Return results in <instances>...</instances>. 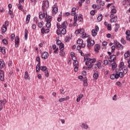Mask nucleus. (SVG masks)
<instances>
[{
  "instance_id": "f257e3e1",
  "label": "nucleus",
  "mask_w": 130,
  "mask_h": 130,
  "mask_svg": "<svg viewBox=\"0 0 130 130\" xmlns=\"http://www.w3.org/2000/svg\"><path fill=\"white\" fill-rule=\"evenodd\" d=\"M49 7V2L43 1L42 5V10L44 11V15L45 18H47V12H46V9Z\"/></svg>"
},
{
  "instance_id": "f03ea898",
  "label": "nucleus",
  "mask_w": 130,
  "mask_h": 130,
  "mask_svg": "<svg viewBox=\"0 0 130 130\" xmlns=\"http://www.w3.org/2000/svg\"><path fill=\"white\" fill-rule=\"evenodd\" d=\"M56 26L58 29L66 28L67 26H68V21H63L61 25L60 24V23L57 22L56 24Z\"/></svg>"
},
{
  "instance_id": "7ed1b4c3",
  "label": "nucleus",
  "mask_w": 130,
  "mask_h": 130,
  "mask_svg": "<svg viewBox=\"0 0 130 130\" xmlns=\"http://www.w3.org/2000/svg\"><path fill=\"white\" fill-rule=\"evenodd\" d=\"M36 59L37 61L39 62L36 66V72L37 73H38V72L40 71V57L39 56H37Z\"/></svg>"
},
{
  "instance_id": "20e7f679",
  "label": "nucleus",
  "mask_w": 130,
  "mask_h": 130,
  "mask_svg": "<svg viewBox=\"0 0 130 130\" xmlns=\"http://www.w3.org/2000/svg\"><path fill=\"white\" fill-rule=\"evenodd\" d=\"M87 47L88 48H89V49H90V48H91V47H92V46H93V45L95 44V41H94V40H91L90 39H88L87 40Z\"/></svg>"
},
{
  "instance_id": "39448f33",
  "label": "nucleus",
  "mask_w": 130,
  "mask_h": 130,
  "mask_svg": "<svg viewBox=\"0 0 130 130\" xmlns=\"http://www.w3.org/2000/svg\"><path fill=\"white\" fill-rule=\"evenodd\" d=\"M114 44L115 45H116V47H118V48H120V49H123V46L120 44L119 42L117 41V40H115L114 41Z\"/></svg>"
},
{
  "instance_id": "423d86ee",
  "label": "nucleus",
  "mask_w": 130,
  "mask_h": 130,
  "mask_svg": "<svg viewBox=\"0 0 130 130\" xmlns=\"http://www.w3.org/2000/svg\"><path fill=\"white\" fill-rule=\"evenodd\" d=\"M96 59L89 58V59H88V61H86L85 64H86V66H88L89 63H94L96 62Z\"/></svg>"
},
{
  "instance_id": "0eeeda50",
  "label": "nucleus",
  "mask_w": 130,
  "mask_h": 130,
  "mask_svg": "<svg viewBox=\"0 0 130 130\" xmlns=\"http://www.w3.org/2000/svg\"><path fill=\"white\" fill-rule=\"evenodd\" d=\"M80 127L82 129L88 130L90 128L89 125L86 123H82V124L80 125Z\"/></svg>"
},
{
  "instance_id": "6e6552de",
  "label": "nucleus",
  "mask_w": 130,
  "mask_h": 130,
  "mask_svg": "<svg viewBox=\"0 0 130 130\" xmlns=\"http://www.w3.org/2000/svg\"><path fill=\"white\" fill-rule=\"evenodd\" d=\"M98 31H99V27L98 26H96L95 29H93L91 30L93 37H95V36L97 35V32H98Z\"/></svg>"
},
{
  "instance_id": "1a4fd4ad",
  "label": "nucleus",
  "mask_w": 130,
  "mask_h": 130,
  "mask_svg": "<svg viewBox=\"0 0 130 130\" xmlns=\"http://www.w3.org/2000/svg\"><path fill=\"white\" fill-rule=\"evenodd\" d=\"M6 103H7V100L6 99H3V100H0V110H3V108H4L3 105H6Z\"/></svg>"
},
{
  "instance_id": "9d476101",
  "label": "nucleus",
  "mask_w": 130,
  "mask_h": 130,
  "mask_svg": "<svg viewBox=\"0 0 130 130\" xmlns=\"http://www.w3.org/2000/svg\"><path fill=\"white\" fill-rule=\"evenodd\" d=\"M0 80L2 82L5 81V72L0 69Z\"/></svg>"
},
{
  "instance_id": "9b49d317",
  "label": "nucleus",
  "mask_w": 130,
  "mask_h": 130,
  "mask_svg": "<svg viewBox=\"0 0 130 130\" xmlns=\"http://www.w3.org/2000/svg\"><path fill=\"white\" fill-rule=\"evenodd\" d=\"M48 56H49V54L47 52H44L41 54L42 58H44V59H47V58H48Z\"/></svg>"
},
{
  "instance_id": "f8f14e48",
  "label": "nucleus",
  "mask_w": 130,
  "mask_h": 130,
  "mask_svg": "<svg viewBox=\"0 0 130 130\" xmlns=\"http://www.w3.org/2000/svg\"><path fill=\"white\" fill-rule=\"evenodd\" d=\"M77 44L81 45V47L84 48V47H86V45L83 43V41L82 39H79L77 41Z\"/></svg>"
},
{
  "instance_id": "ddd939ff",
  "label": "nucleus",
  "mask_w": 130,
  "mask_h": 130,
  "mask_svg": "<svg viewBox=\"0 0 130 130\" xmlns=\"http://www.w3.org/2000/svg\"><path fill=\"white\" fill-rule=\"evenodd\" d=\"M53 13L54 15H56L57 13V12H58V8H57V5L56 4H55L53 7Z\"/></svg>"
},
{
  "instance_id": "4468645a",
  "label": "nucleus",
  "mask_w": 130,
  "mask_h": 130,
  "mask_svg": "<svg viewBox=\"0 0 130 130\" xmlns=\"http://www.w3.org/2000/svg\"><path fill=\"white\" fill-rule=\"evenodd\" d=\"M108 59L109 61H110L111 62H113L115 59H116V56L115 55H112L110 56L109 58H108Z\"/></svg>"
},
{
  "instance_id": "2eb2a0df",
  "label": "nucleus",
  "mask_w": 130,
  "mask_h": 130,
  "mask_svg": "<svg viewBox=\"0 0 130 130\" xmlns=\"http://www.w3.org/2000/svg\"><path fill=\"white\" fill-rule=\"evenodd\" d=\"M15 47H18V46H19V43H20V39H19V37L16 36L15 37Z\"/></svg>"
},
{
  "instance_id": "dca6fc26",
  "label": "nucleus",
  "mask_w": 130,
  "mask_h": 130,
  "mask_svg": "<svg viewBox=\"0 0 130 130\" xmlns=\"http://www.w3.org/2000/svg\"><path fill=\"white\" fill-rule=\"evenodd\" d=\"M85 32V30L83 28L77 29L75 31V34L78 35V34H83Z\"/></svg>"
},
{
  "instance_id": "f3484780",
  "label": "nucleus",
  "mask_w": 130,
  "mask_h": 130,
  "mask_svg": "<svg viewBox=\"0 0 130 130\" xmlns=\"http://www.w3.org/2000/svg\"><path fill=\"white\" fill-rule=\"evenodd\" d=\"M69 99H70V96H66L65 98H62L59 99L58 101L59 102H63L64 101H66V100H69Z\"/></svg>"
},
{
  "instance_id": "a211bd4d",
  "label": "nucleus",
  "mask_w": 130,
  "mask_h": 130,
  "mask_svg": "<svg viewBox=\"0 0 130 130\" xmlns=\"http://www.w3.org/2000/svg\"><path fill=\"white\" fill-rule=\"evenodd\" d=\"M112 66V71H114L115 69L117 68V64H116V62L115 61H113V63H111Z\"/></svg>"
},
{
  "instance_id": "6ab92c4d",
  "label": "nucleus",
  "mask_w": 130,
  "mask_h": 130,
  "mask_svg": "<svg viewBox=\"0 0 130 130\" xmlns=\"http://www.w3.org/2000/svg\"><path fill=\"white\" fill-rule=\"evenodd\" d=\"M110 78L111 80H114V79H118V76H117V73L116 74H113L110 75Z\"/></svg>"
},
{
  "instance_id": "aec40b11",
  "label": "nucleus",
  "mask_w": 130,
  "mask_h": 130,
  "mask_svg": "<svg viewBox=\"0 0 130 130\" xmlns=\"http://www.w3.org/2000/svg\"><path fill=\"white\" fill-rule=\"evenodd\" d=\"M5 61H4V60L1 59H0V68L1 69H4V68H5Z\"/></svg>"
},
{
  "instance_id": "412c9836",
  "label": "nucleus",
  "mask_w": 130,
  "mask_h": 130,
  "mask_svg": "<svg viewBox=\"0 0 130 130\" xmlns=\"http://www.w3.org/2000/svg\"><path fill=\"white\" fill-rule=\"evenodd\" d=\"M119 67V70L122 71L124 68V63H123V62H121Z\"/></svg>"
},
{
  "instance_id": "4be33fe9",
  "label": "nucleus",
  "mask_w": 130,
  "mask_h": 130,
  "mask_svg": "<svg viewBox=\"0 0 130 130\" xmlns=\"http://www.w3.org/2000/svg\"><path fill=\"white\" fill-rule=\"evenodd\" d=\"M117 21V16H115L110 19L111 23H115Z\"/></svg>"
},
{
  "instance_id": "5701e85b",
  "label": "nucleus",
  "mask_w": 130,
  "mask_h": 130,
  "mask_svg": "<svg viewBox=\"0 0 130 130\" xmlns=\"http://www.w3.org/2000/svg\"><path fill=\"white\" fill-rule=\"evenodd\" d=\"M116 73H117V76H118V78H123L124 76L123 75V72H120L119 73H118L116 71Z\"/></svg>"
},
{
  "instance_id": "b1692460",
  "label": "nucleus",
  "mask_w": 130,
  "mask_h": 130,
  "mask_svg": "<svg viewBox=\"0 0 130 130\" xmlns=\"http://www.w3.org/2000/svg\"><path fill=\"white\" fill-rule=\"evenodd\" d=\"M83 82L84 83V86L87 87V86H88V80H87V77H84V78L83 79Z\"/></svg>"
},
{
  "instance_id": "393cba45",
  "label": "nucleus",
  "mask_w": 130,
  "mask_h": 130,
  "mask_svg": "<svg viewBox=\"0 0 130 130\" xmlns=\"http://www.w3.org/2000/svg\"><path fill=\"white\" fill-rule=\"evenodd\" d=\"M84 97V94H81L78 95V97L77 98L76 101L77 102H80L81 101V99Z\"/></svg>"
},
{
  "instance_id": "a878e982",
  "label": "nucleus",
  "mask_w": 130,
  "mask_h": 130,
  "mask_svg": "<svg viewBox=\"0 0 130 130\" xmlns=\"http://www.w3.org/2000/svg\"><path fill=\"white\" fill-rule=\"evenodd\" d=\"M94 66H96L99 69H101L102 68L101 66V60L97 61L96 63Z\"/></svg>"
},
{
  "instance_id": "bb28decb",
  "label": "nucleus",
  "mask_w": 130,
  "mask_h": 130,
  "mask_svg": "<svg viewBox=\"0 0 130 130\" xmlns=\"http://www.w3.org/2000/svg\"><path fill=\"white\" fill-rule=\"evenodd\" d=\"M99 49H100V45L98 44H95L94 46L95 51H99Z\"/></svg>"
},
{
  "instance_id": "cd10ccee",
  "label": "nucleus",
  "mask_w": 130,
  "mask_h": 130,
  "mask_svg": "<svg viewBox=\"0 0 130 130\" xmlns=\"http://www.w3.org/2000/svg\"><path fill=\"white\" fill-rule=\"evenodd\" d=\"M89 56H90V55L89 54H86L84 56V61H86V60H87V61H88L89 60V59H90V58H89Z\"/></svg>"
},
{
  "instance_id": "c85d7f7f",
  "label": "nucleus",
  "mask_w": 130,
  "mask_h": 130,
  "mask_svg": "<svg viewBox=\"0 0 130 130\" xmlns=\"http://www.w3.org/2000/svg\"><path fill=\"white\" fill-rule=\"evenodd\" d=\"M24 78L25 80H30V76L28 74V72L26 71L25 72Z\"/></svg>"
},
{
  "instance_id": "c756f323",
  "label": "nucleus",
  "mask_w": 130,
  "mask_h": 130,
  "mask_svg": "<svg viewBox=\"0 0 130 130\" xmlns=\"http://www.w3.org/2000/svg\"><path fill=\"white\" fill-rule=\"evenodd\" d=\"M30 18H31V15H30V14H28L26 16V24H28L29 22H30Z\"/></svg>"
},
{
  "instance_id": "7c9ffc66",
  "label": "nucleus",
  "mask_w": 130,
  "mask_h": 130,
  "mask_svg": "<svg viewBox=\"0 0 130 130\" xmlns=\"http://www.w3.org/2000/svg\"><path fill=\"white\" fill-rule=\"evenodd\" d=\"M124 55L125 56V58H127V57H129V56H130V51H127V52H126L125 53Z\"/></svg>"
},
{
  "instance_id": "2f4dec72",
  "label": "nucleus",
  "mask_w": 130,
  "mask_h": 130,
  "mask_svg": "<svg viewBox=\"0 0 130 130\" xmlns=\"http://www.w3.org/2000/svg\"><path fill=\"white\" fill-rule=\"evenodd\" d=\"M39 18L41 19V20H42L44 18V13H43L42 12H41L39 14Z\"/></svg>"
},
{
  "instance_id": "473e14b6",
  "label": "nucleus",
  "mask_w": 130,
  "mask_h": 130,
  "mask_svg": "<svg viewBox=\"0 0 130 130\" xmlns=\"http://www.w3.org/2000/svg\"><path fill=\"white\" fill-rule=\"evenodd\" d=\"M102 18H103L102 14H100L97 18L98 22H101V21H102Z\"/></svg>"
},
{
  "instance_id": "72a5a7b5",
  "label": "nucleus",
  "mask_w": 130,
  "mask_h": 130,
  "mask_svg": "<svg viewBox=\"0 0 130 130\" xmlns=\"http://www.w3.org/2000/svg\"><path fill=\"white\" fill-rule=\"evenodd\" d=\"M24 37H25V40H27V39H28V29H25Z\"/></svg>"
},
{
  "instance_id": "f704fd0d",
  "label": "nucleus",
  "mask_w": 130,
  "mask_h": 130,
  "mask_svg": "<svg viewBox=\"0 0 130 130\" xmlns=\"http://www.w3.org/2000/svg\"><path fill=\"white\" fill-rule=\"evenodd\" d=\"M9 14L11 16V18H14V12L11 10V9L9 10L8 12Z\"/></svg>"
},
{
  "instance_id": "c9c22d12",
  "label": "nucleus",
  "mask_w": 130,
  "mask_h": 130,
  "mask_svg": "<svg viewBox=\"0 0 130 130\" xmlns=\"http://www.w3.org/2000/svg\"><path fill=\"white\" fill-rule=\"evenodd\" d=\"M2 32L5 33V32H6L7 31V29H8V28L7 27V26H6V25H3L2 26Z\"/></svg>"
},
{
  "instance_id": "e433bc0d",
  "label": "nucleus",
  "mask_w": 130,
  "mask_h": 130,
  "mask_svg": "<svg viewBox=\"0 0 130 130\" xmlns=\"http://www.w3.org/2000/svg\"><path fill=\"white\" fill-rule=\"evenodd\" d=\"M40 70H41L42 72H45V71L47 70V68L46 67V66H40Z\"/></svg>"
},
{
  "instance_id": "4c0bfd02",
  "label": "nucleus",
  "mask_w": 130,
  "mask_h": 130,
  "mask_svg": "<svg viewBox=\"0 0 130 130\" xmlns=\"http://www.w3.org/2000/svg\"><path fill=\"white\" fill-rule=\"evenodd\" d=\"M67 34V29L66 28H62L61 29V34L64 35V34Z\"/></svg>"
},
{
  "instance_id": "58836bf2",
  "label": "nucleus",
  "mask_w": 130,
  "mask_h": 130,
  "mask_svg": "<svg viewBox=\"0 0 130 130\" xmlns=\"http://www.w3.org/2000/svg\"><path fill=\"white\" fill-rule=\"evenodd\" d=\"M59 49H60V50H64V45L63 43L59 45Z\"/></svg>"
},
{
  "instance_id": "ea45409f",
  "label": "nucleus",
  "mask_w": 130,
  "mask_h": 130,
  "mask_svg": "<svg viewBox=\"0 0 130 130\" xmlns=\"http://www.w3.org/2000/svg\"><path fill=\"white\" fill-rule=\"evenodd\" d=\"M120 42L123 44V45H125V44H126V41H125V40L123 38H121L120 40Z\"/></svg>"
},
{
  "instance_id": "a19ab883",
  "label": "nucleus",
  "mask_w": 130,
  "mask_h": 130,
  "mask_svg": "<svg viewBox=\"0 0 130 130\" xmlns=\"http://www.w3.org/2000/svg\"><path fill=\"white\" fill-rule=\"evenodd\" d=\"M45 30H46V27L45 26H43L41 29V33H42V34H44L45 33Z\"/></svg>"
},
{
  "instance_id": "79ce46f5",
  "label": "nucleus",
  "mask_w": 130,
  "mask_h": 130,
  "mask_svg": "<svg viewBox=\"0 0 130 130\" xmlns=\"http://www.w3.org/2000/svg\"><path fill=\"white\" fill-rule=\"evenodd\" d=\"M0 51H2L3 54L6 53V48L0 47Z\"/></svg>"
},
{
  "instance_id": "37998d69",
  "label": "nucleus",
  "mask_w": 130,
  "mask_h": 130,
  "mask_svg": "<svg viewBox=\"0 0 130 130\" xmlns=\"http://www.w3.org/2000/svg\"><path fill=\"white\" fill-rule=\"evenodd\" d=\"M21 3H22V2L19 1V3L17 5V7L18 8V9H20L21 11H23V9L22 8V4H21Z\"/></svg>"
},
{
  "instance_id": "c03bdc74",
  "label": "nucleus",
  "mask_w": 130,
  "mask_h": 130,
  "mask_svg": "<svg viewBox=\"0 0 130 130\" xmlns=\"http://www.w3.org/2000/svg\"><path fill=\"white\" fill-rule=\"evenodd\" d=\"M51 19H52V16H48L47 18H46V22H51Z\"/></svg>"
},
{
  "instance_id": "a18cd8bd",
  "label": "nucleus",
  "mask_w": 130,
  "mask_h": 130,
  "mask_svg": "<svg viewBox=\"0 0 130 130\" xmlns=\"http://www.w3.org/2000/svg\"><path fill=\"white\" fill-rule=\"evenodd\" d=\"M81 37L83 39H85V38H87V37H88V34H86V33L84 32L83 34H82Z\"/></svg>"
},
{
  "instance_id": "49530a36",
  "label": "nucleus",
  "mask_w": 130,
  "mask_h": 130,
  "mask_svg": "<svg viewBox=\"0 0 130 130\" xmlns=\"http://www.w3.org/2000/svg\"><path fill=\"white\" fill-rule=\"evenodd\" d=\"M85 1L86 0H80V1H79L78 4H79V7H82L83 3H85Z\"/></svg>"
},
{
  "instance_id": "de8ad7c7",
  "label": "nucleus",
  "mask_w": 130,
  "mask_h": 130,
  "mask_svg": "<svg viewBox=\"0 0 130 130\" xmlns=\"http://www.w3.org/2000/svg\"><path fill=\"white\" fill-rule=\"evenodd\" d=\"M46 26L47 28H49L51 26V23L49 21H47V23L46 24Z\"/></svg>"
},
{
  "instance_id": "09e8293b",
  "label": "nucleus",
  "mask_w": 130,
  "mask_h": 130,
  "mask_svg": "<svg viewBox=\"0 0 130 130\" xmlns=\"http://www.w3.org/2000/svg\"><path fill=\"white\" fill-rule=\"evenodd\" d=\"M99 77V75L98 73H94L93 74L94 79H95L96 80H97V79H98Z\"/></svg>"
},
{
  "instance_id": "8fccbe9b",
  "label": "nucleus",
  "mask_w": 130,
  "mask_h": 130,
  "mask_svg": "<svg viewBox=\"0 0 130 130\" xmlns=\"http://www.w3.org/2000/svg\"><path fill=\"white\" fill-rule=\"evenodd\" d=\"M117 12V11L115 8L112 9V10L111 11V13H112L113 14H116Z\"/></svg>"
},
{
  "instance_id": "3c124183",
  "label": "nucleus",
  "mask_w": 130,
  "mask_h": 130,
  "mask_svg": "<svg viewBox=\"0 0 130 130\" xmlns=\"http://www.w3.org/2000/svg\"><path fill=\"white\" fill-rule=\"evenodd\" d=\"M107 27V29H108V31H111V30L112 29V28H111V24H108Z\"/></svg>"
},
{
  "instance_id": "603ef678",
  "label": "nucleus",
  "mask_w": 130,
  "mask_h": 130,
  "mask_svg": "<svg viewBox=\"0 0 130 130\" xmlns=\"http://www.w3.org/2000/svg\"><path fill=\"white\" fill-rule=\"evenodd\" d=\"M60 55H61V56H63L64 55V54H66V53H64V52L63 51V50H60Z\"/></svg>"
},
{
  "instance_id": "864d4df0",
  "label": "nucleus",
  "mask_w": 130,
  "mask_h": 130,
  "mask_svg": "<svg viewBox=\"0 0 130 130\" xmlns=\"http://www.w3.org/2000/svg\"><path fill=\"white\" fill-rule=\"evenodd\" d=\"M38 26L39 28H42V27L43 26V22H39Z\"/></svg>"
},
{
  "instance_id": "5fc2aeb1",
  "label": "nucleus",
  "mask_w": 130,
  "mask_h": 130,
  "mask_svg": "<svg viewBox=\"0 0 130 130\" xmlns=\"http://www.w3.org/2000/svg\"><path fill=\"white\" fill-rule=\"evenodd\" d=\"M57 35H60L61 34V30L60 29L58 28L57 30Z\"/></svg>"
},
{
  "instance_id": "6e6d98bb",
  "label": "nucleus",
  "mask_w": 130,
  "mask_h": 130,
  "mask_svg": "<svg viewBox=\"0 0 130 130\" xmlns=\"http://www.w3.org/2000/svg\"><path fill=\"white\" fill-rule=\"evenodd\" d=\"M78 21H79V22H82V21H83V17L82 15H80L78 17Z\"/></svg>"
},
{
  "instance_id": "4d7b16f0",
  "label": "nucleus",
  "mask_w": 130,
  "mask_h": 130,
  "mask_svg": "<svg viewBox=\"0 0 130 130\" xmlns=\"http://www.w3.org/2000/svg\"><path fill=\"white\" fill-rule=\"evenodd\" d=\"M3 42L4 44H5V45H8V41H7L6 39H4L3 40Z\"/></svg>"
},
{
  "instance_id": "13d9d810",
  "label": "nucleus",
  "mask_w": 130,
  "mask_h": 130,
  "mask_svg": "<svg viewBox=\"0 0 130 130\" xmlns=\"http://www.w3.org/2000/svg\"><path fill=\"white\" fill-rule=\"evenodd\" d=\"M127 72H128V69L127 68L124 69L123 70V74L126 75V74H127Z\"/></svg>"
},
{
  "instance_id": "bf43d9fd",
  "label": "nucleus",
  "mask_w": 130,
  "mask_h": 130,
  "mask_svg": "<svg viewBox=\"0 0 130 130\" xmlns=\"http://www.w3.org/2000/svg\"><path fill=\"white\" fill-rule=\"evenodd\" d=\"M117 95L116 94H115L113 96V98H112V100L114 101H116L117 100V98H116L117 97Z\"/></svg>"
},
{
  "instance_id": "052dcab7",
  "label": "nucleus",
  "mask_w": 130,
  "mask_h": 130,
  "mask_svg": "<svg viewBox=\"0 0 130 130\" xmlns=\"http://www.w3.org/2000/svg\"><path fill=\"white\" fill-rule=\"evenodd\" d=\"M64 40L66 42H69V41H70V37H69L68 36H66Z\"/></svg>"
},
{
  "instance_id": "680f3d73",
  "label": "nucleus",
  "mask_w": 130,
  "mask_h": 130,
  "mask_svg": "<svg viewBox=\"0 0 130 130\" xmlns=\"http://www.w3.org/2000/svg\"><path fill=\"white\" fill-rule=\"evenodd\" d=\"M87 66H88V69H89V70H91V69H92V68L93 67V64H92V63H90L89 64H88V65H87Z\"/></svg>"
},
{
  "instance_id": "e2e57ef3",
  "label": "nucleus",
  "mask_w": 130,
  "mask_h": 130,
  "mask_svg": "<svg viewBox=\"0 0 130 130\" xmlns=\"http://www.w3.org/2000/svg\"><path fill=\"white\" fill-rule=\"evenodd\" d=\"M74 22H78V16H77L76 15L74 16Z\"/></svg>"
},
{
  "instance_id": "0e129e2a",
  "label": "nucleus",
  "mask_w": 130,
  "mask_h": 130,
  "mask_svg": "<svg viewBox=\"0 0 130 130\" xmlns=\"http://www.w3.org/2000/svg\"><path fill=\"white\" fill-rule=\"evenodd\" d=\"M34 21L36 22V24H38L39 23V21L37 19V17H34Z\"/></svg>"
},
{
  "instance_id": "69168bd1",
  "label": "nucleus",
  "mask_w": 130,
  "mask_h": 130,
  "mask_svg": "<svg viewBox=\"0 0 130 130\" xmlns=\"http://www.w3.org/2000/svg\"><path fill=\"white\" fill-rule=\"evenodd\" d=\"M104 66H107L108 64V60H105L104 61Z\"/></svg>"
},
{
  "instance_id": "338daca9",
  "label": "nucleus",
  "mask_w": 130,
  "mask_h": 130,
  "mask_svg": "<svg viewBox=\"0 0 130 130\" xmlns=\"http://www.w3.org/2000/svg\"><path fill=\"white\" fill-rule=\"evenodd\" d=\"M99 4H100V6H105V3H104V2H102V1H101V2H99Z\"/></svg>"
},
{
  "instance_id": "774afa93",
  "label": "nucleus",
  "mask_w": 130,
  "mask_h": 130,
  "mask_svg": "<svg viewBox=\"0 0 130 130\" xmlns=\"http://www.w3.org/2000/svg\"><path fill=\"white\" fill-rule=\"evenodd\" d=\"M111 49L112 51H111V52H114V50H115V46H112L111 47Z\"/></svg>"
}]
</instances>
